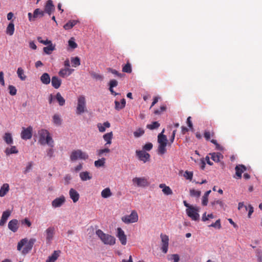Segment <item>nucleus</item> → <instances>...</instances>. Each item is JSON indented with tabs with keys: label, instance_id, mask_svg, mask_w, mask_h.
<instances>
[{
	"label": "nucleus",
	"instance_id": "obj_1",
	"mask_svg": "<svg viewBox=\"0 0 262 262\" xmlns=\"http://www.w3.org/2000/svg\"><path fill=\"white\" fill-rule=\"evenodd\" d=\"M35 242V238H30L28 241L27 238H24L18 243L17 250L18 251L21 250L22 254L25 255L31 250Z\"/></svg>",
	"mask_w": 262,
	"mask_h": 262
},
{
	"label": "nucleus",
	"instance_id": "obj_2",
	"mask_svg": "<svg viewBox=\"0 0 262 262\" xmlns=\"http://www.w3.org/2000/svg\"><path fill=\"white\" fill-rule=\"evenodd\" d=\"M38 142L41 145L48 144L51 147H54V141L47 130L41 129L38 131Z\"/></svg>",
	"mask_w": 262,
	"mask_h": 262
},
{
	"label": "nucleus",
	"instance_id": "obj_3",
	"mask_svg": "<svg viewBox=\"0 0 262 262\" xmlns=\"http://www.w3.org/2000/svg\"><path fill=\"white\" fill-rule=\"evenodd\" d=\"M96 235L105 245H114L116 243L115 238L108 234L104 233L101 230L98 229L96 231Z\"/></svg>",
	"mask_w": 262,
	"mask_h": 262
},
{
	"label": "nucleus",
	"instance_id": "obj_4",
	"mask_svg": "<svg viewBox=\"0 0 262 262\" xmlns=\"http://www.w3.org/2000/svg\"><path fill=\"white\" fill-rule=\"evenodd\" d=\"M158 143L159 144L158 154L160 155H164L166 152V147L168 143L166 136L159 134L158 135Z\"/></svg>",
	"mask_w": 262,
	"mask_h": 262
},
{
	"label": "nucleus",
	"instance_id": "obj_5",
	"mask_svg": "<svg viewBox=\"0 0 262 262\" xmlns=\"http://www.w3.org/2000/svg\"><path fill=\"white\" fill-rule=\"evenodd\" d=\"M70 158L72 161H76L78 160H85L89 158V155L80 149H76L72 151Z\"/></svg>",
	"mask_w": 262,
	"mask_h": 262
},
{
	"label": "nucleus",
	"instance_id": "obj_6",
	"mask_svg": "<svg viewBox=\"0 0 262 262\" xmlns=\"http://www.w3.org/2000/svg\"><path fill=\"white\" fill-rule=\"evenodd\" d=\"M86 111V100L84 96H80L78 99L77 106L76 107V114L80 115Z\"/></svg>",
	"mask_w": 262,
	"mask_h": 262
},
{
	"label": "nucleus",
	"instance_id": "obj_7",
	"mask_svg": "<svg viewBox=\"0 0 262 262\" xmlns=\"http://www.w3.org/2000/svg\"><path fill=\"white\" fill-rule=\"evenodd\" d=\"M199 212V208L194 206L187 208L186 210L187 215L193 221H197L199 219L200 215Z\"/></svg>",
	"mask_w": 262,
	"mask_h": 262
},
{
	"label": "nucleus",
	"instance_id": "obj_8",
	"mask_svg": "<svg viewBox=\"0 0 262 262\" xmlns=\"http://www.w3.org/2000/svg\"><path fill=\"white\" fill-rule=\"evenodd\" d=\"M138 215L135 210H133L129 215L122 217V221L125 224L134 223L138 221Z\"/></svg>",
	"mask_w": 262,
	"mask_h": 262
},
{
	"label": "nucleus",
	"instance_id": "obj_9",
	"mask_svg": "<svg viewBox=\"0 0 262 262\" xmlns=\"http://www.w3.org/2000/svg\"><path fill=\"white\" fill-rule=\"evenodd\" d=\"M55 232V229L53 226L48 227L44 232V235L46 238V243L50 244L53 239L54 236Z\"/></svg>",
	"mask_w": 262,
	"mask_h": 262
},
{
	"label": "nucleus",
	"instance_id": "obj_10",
	"mask_svg": "<svg viewBox=\"0 0 262 262\" xmlns=\"http://www.w3.org/2000/svg\"><path fill=\"white\" fill-rule=\"evenodd\" d=\"M132 182L134 186L138 187H145L148 185L147 180L145 177H135Z\"/></svg>",
	"mask_w": 262,
	"mask_h": 262
},
{
	"label": "nucleus",
	"instance_id": "obj_11",
	"mask_svg": "<svg viewBox=\"0 0 262 262\" xmlns=\"http://www.w3.org/2000/svg\"><path fill=\"white\" fill-rule=\"evenodd\" d=\"M32 130L33 128L31 126L27 128L23 127L20 134L21 138L25 140L31 139L32 136Z\"/></svg>",
	"mask_w": 262,
	"mask_h": 262
},
{
	"label": "nucleus",
	"instance_id": "obj_12",
	"mask_svg": "<svg viewBox=\"0 0 262 262\" xmlns=\"http://www.w3.org/2000/svg\"><path fill=\"white\" fill-rule=\"evenodd\" d=\"M160 237L162 241L161 250L164 253H166L168 251L169 245V237L167 235L161 234Z\"/></svg>",
	"mask_w": 262,
	"mask_h": 262
},
{
	"label": "nucleus",
	"instance_id": "obj_13",
	"mask_svg": "<svg viewBox=\"0 0 262 262\" xmlns=\"http://www.w3.org/2000/svg\"><path fill=\"white\" fill-rule=\"evenodd\" d=\"M116 236L118 238L122 245H125L126 244V236L125 234L124 231L121 228H117Z\"/></svg>",
	"mask_w": 262,
	"mask_h": 262
},
{
	"label": "nucleus",
	"instance_id": "obj_14",
	"mask_svg": "<svg viewBox=\"0 0 262 262\" xmlns=\"http://www.w3.org/2000/svg\"><path fill=\"white\" fill-rule=\"evenodd\" d=\"M136 153L138 159L144 163H146L149 159L150 155L148 153L146 152L145 151L137 150H136Z\"/></svg>",
	"mask_w": 262,
	"mask_h": 262
},
{
	"label": "nucleus",
	"instance_id": "obj_15",
	"mask_svg": "<svg viewBox=\"0 0 262 262\" xmlns=\"http://www.w3.org/2000/svg\"><path fill=\"white\" fill-rule=\"evenodd\" d=\"M66 199L63 195L57 198L52 202V206L53 208H58L61 207L65 202Z\"/></svg>",
	"mask_w": 262,
	"mask_h": 262
},
{
	"label": "nucleus",
	"instance_id": "obj_16",
	"mask_svg": "<svg viewBox=\"0 0 262 262\" xmlns=\"http://www.w3.org/2000/svg\"><path fill=\"white\" fill-rule=\"evenodd\" d=\"M8 228L13 232L17 231L18 228V221L16 219L11 220L8 225Z\"/></svg>",
	"mask_w": 262,
	"mask_h": 262
},
{
	"label": "nucleus",
	"instance_id": "obj_17",
	"mask_svg": "<svg viewBox=\"0 0 262 262\" xmlns=\"http://www.w3.org/2000/svg\"><path fill=\"white\" fill-rule=\"evenodd\" d=\"M69 195L70 198L72 200L73 202H77L79 199V194L78 192L74 189L71 188L69 190Z\"/></svg>",
	"mask_w": 262,
	"mask_h": 262
},
{
	"label": "nucleus",
	"instance_id": "obj_18",
	"mask_svg": "<svg viewBox=\"0 0 262 262\" xmlns=\"http://www.w3.org/2000/svg\"><path fill=\"white\" fill-rule=\"evenodd\" d=\"M11 215V211L10 210H6L3 212L1 219L0 220V226H3L6 223L10 215Z\"/></svg>",
	"mask_w": 262,
	"mask_h": 262
},
{
	"label": "nucleus",
	"instance_id": "obj_19",
	"mask_svg": "<svg viewBox=\"0 0 262 262\" xmlns=\"http://www.w3.org/2000/svg\"><path fill=\"white\" fill-rule=\"evenodd\" d=\"M73 71L74 69L64 68L59 71L58 74L62 77H66L70 75Z\"/></svg>",
	"mask_w": 262,
	"mask_h": 262
},
{
	"label": "nucleus",
	"instance_id": "obj_20",
	"mask_svg": "<svg viewBox=\"0 0 262 262\" xmlns=\"http://www.w3.org/2000/svg\"><path fill=\"white\" fill-rule=\"evenodd\" d=\"M235 169L236 175L238 179L241 178L242 173L246 170V168L244 165H236Z\"/></svg>",
	"mask_w": 262,
	"mask_h": 262
},
{
	"label": "nucleus",
	"instance_id": "obj_21",
	"mask_svg": "<svg viewBox=\"0 0 262 262\" xmlns=\"http://www.w3.org/2000/svg\"><path fill=\"white\" fill-rule=\"evenodd\" d=\"M54 10V6L51 0L47 1L45 6V12L49 15H51L52 12Z\"/></svg>",
	"mask_w": 262,
	"mask_h": 262
},
{
	"label": "nucleus",
	"instance_id": "obj_22",
	"mask_svg": "<svg viewBox=\"0 0 262 262\" xmlns=\"http://www.w3.org/2000/svg\"><path fill=\"white\" fill-rule=\"evenodd\" d=\"M79 177L82 181L90 180L92 178L90 173L87 171L81 172L79 173Z\"/></svg>",
	"mask_w": 262,
	"mask_h": 262
},
{
	"label": "nucleus",
	"instance_id": "obj_23",
	"mask_svg": "<svg viewBox=\"0 0 262 262\" xmlns=\"http://www.w3.org/2000/svg\"><path fill=\"white\" fill-rule=\"evenodd\" d=\"M52 85L56 89H58L61 83V80L56 76H53L51 79Z\"/></svg>",
	"mask_w": 262,
	"mask_h": 262
},
{
	"label": "nucleus",
	"instance_id": "obj_24",
	"mask_svg": "<svg viewBox=\"0 0 262 262\" xmlns=\"http://www.w3.org/2000/svg\"><path fill=\"white\" fill-rule=\"evenodd\" d=\"M159 187L162 189V192L165 195H170L172 194V191L171 188L166 186L165 184H160L159 185Z\"/></svg>",
	"mask_w": 262,
	"mask_h": 262
},
{
	"label": "nucleus",
	"instance_id": "obj_25",
	"mask_svg": "<svg viewBox=\"0 0 262 262\" xmlns=\"http://www.w3.org/2000/svg\"><path fill=\"white\" fill-rule=\"evenodd\" d=\"M3 139L8 145H11L13 143V140L11 133H6L3 136Z\"/></svg>",
	"mask_w": 262,
	"mask_h": 262
},
{
	"label": "nucleus",
	"instance_id": "obj_26",
	"mask_svg": "<svg viewBox=\"0 0 262 262\" xmlns=\"http://www.w3.org/2000/svg\"><path fill=\"white\" fill-rule=\"evenodd\" d=\"M59 251H54L52 255L48 258L46 262H55L59 256Z\"/></svg>",
	"mask_w": 262,
	"mask_h": 262
},
{
	"label": "nucleus",
	"instance_id": "obj_27",
	"mask_svg": "<svg viewBox=\"0 0 262 262\" xmlns=\"http://www.w3.org/2000/svg\"><path fill=\"white\" fill-rule=\"evenodd\" d=\"M9 190V185L7 183L4 184L0 188V197L4 196Z\"/></svg>",
	"mask_w": 262,
	"mask_h": 262
},
{
	"label": "nucleus",
	"instance_id": "obj_28",
	"mask_svg": "<svg viewBox=\"0 0 262 262\" xmlns=\"http://www.w3.org/2000/svg\"><path fill=\"white\" fill-rule=\"evenodd\" d=\"M40 81L44 84H48L51 82V79L49 74L43 73L40 77Z\"/></svg>",
	"mask_w": 262,
	"mask_h": 262
},
{
	"label": "nucleus",
	"instance_id": "obj_29",
	"mask_svg": "<svg viewBox=\"0 0 262 262\" xmlns=\"http://www.w3.org/2000/svg\"><path fill=\"white\" fill-rule=\"evenodd\" d=\"M211 205L213 206H214L215 209L219 210L220 209L224 208V203L222 201L220 200L214 201L213 202H211Z\"/></svg>",
	"mask_w": 262,
	"mask_h": 262
},
{
	"label": "nucleus",
	"instance_id": "obj_30",
	"mask_svg": "<svg viewBox=\"0 0 262 262\" xmlns=\"http://www.w3.org/2000/svg\"><path fill=\"white\" fill-rule=\"evenodd\" d=\"M113 135V133L111 132L110 133H107L103 136V139L106 142L105 145H106L107 144L110 145L112 143Z\"/></svg>",
	"mask_w": 262,
	"mask_h": 262
},
{
	"label": "nucleus",
	"instance_id": "obj_31",
	"mask_svg": "<svg viewBox=\"0 0 262 262\" xmlns=\"http://www.w3.org/2000/svg\"><path fill=\"white\" fill-rule=\"evenodd\" d=\"M78 22V21L77 20H70L63 26V28L65 30L71 29L76 25Z\"/></svg>",
	"mask_w": 262,
	"mask_h": 262
},
{
	"label": "nucleus",
	"instance_id": "obj_32",
	"mask_svg": "<svg viewBox=\"0 0 262 262\" xmlns=\"http://www.w3.org/2000/svg\"><path fill=\"white\" fill-rule=\"evenodd\" d=\"M97 127L98 128L99 131L100 132L103 133L105 131L106 128H108L110 127V123L106 121L103 124L98 123L97 124Z\"/></svg>",
	"mask_w": 262,
	"mask_h": 262
},
{
	"label": "nucleus",
	"instance_id": "obj_33",
	"mask_svg": "<svg viewBox=\"0 0 262 262\" xmlns=\"http://www.w3.org/2000/svg\"><path fill=\"white\" fill-rule=\"evenodd\" d=\"M5 152L7 155H9L13 154H17L18 152L16 146H11V147H7L5 150Z\"/></svg>",
	"mask_w": 262,
	"mask_h": 262
},
{
	"label": "nucleus",
	"instance_id": "obj_34",
	"mask_svg": "<svg viewBox=\"0 0 262 262\" xmlns=\"http://www.w3.org/2000/svg\"><path fill=\"white\" fill-rule=\"evenodd\" d=\"M16 72H17L18 77L21 80L24 81L26 80L27 77L25 75L24 70V69H23L22 68H21V67L18 68L17 69Z\"/></svg>",
	"mask_w": 262,
	"mask_h": 262
},
{
	"label": "nucleus",
	"instance_id": "obj_35",
	"mask_svg": "<svg viewBox=\"0 0 262 262\" xmlns=\"http://www.w3.org/2000/svg\"><path fill=\"white\" fill-rule=\"evenodd\" d=\"M55 49V46L53 45V43H51L48 46L43 48V52L47 54H51L52 52L54 51Z\"/></svg>",
	"mask_w": 262,
	"mask_h": 262
},
{
	"label": "nucleus",
	"instance_id": "obj_36",
	"mask_svg": "<svg viewBox=\"0 0 262 262\" xmlns=\"http://www.w3.org/2000/svg\"><path fill=\"white\" fill-rule=\"evenodd\" d=\"M211 159L215 162H219L220 160V158H223L222 155L220 152H213L210 154Z\"/></svg>",
	"mask_w": 262,
	"mask_h": 262
},
{
	"label": "nucleus",
	"instance_id": "obj_37",
	"mask_svg": "<svg viewBox=\"0 0 262 262\" xmlns=\"http://www.w3.org/2000/svg\"><path fill=\"white\" fill-rule=\"evenodd\" d=\"M55 99L60 106H63L65 104V99L63 98L60 93H57L55 96Z\"/></svg>",
	"mask_w": 262,
	"mask_h": 262
},
{
	"label": "nucleus",
	"instance_id": "obj_38",
	"mask_svg": "<svg viewBox=\"0 0 262 262\" xmlns=\"http://www.w3.org/2000/svg\"><path fill=\"white\" fill-rule=\"evenodd\" d=\"M101 196L103 198H108L112 195L109 188H106L101 191Z\"/></svg>",
	"mask_w": 262,
	"mask_h": 262
},
{
	"label": "nucleus",
	"instance_id": "obj_39",
	"mask_svg": "<svg viewBox=\"0 0 262 262\" xmlns=\"http://www.w3.org/2000/svg\"><path fill=\"white\" fill-rule=\"evenodd\" d=\"M14 32V25L13 23H10L7 26L6 33L7 34L12 35Z\"/></svg>",
	"mask_w": 262,
	"mask_h": 262
},
{
	"label": "nucleus",
	"instance_id": "obj_40",
	"mask_svg": "<svg viewBox=\"0 0 262 262\" xmlns=\"http://www.w3.org/2000/svg\"><path fill=\"white\" fill-rule=\"evenodd\" d=\"M210 192V190H208L205 193V194L203 196L202 204L203 206H206L207 205L208 200V198Z\"/></svg>",
	"mask_w": 262,
	"mask_h": 262
},
{
	"label": "nucleus",
	"instance_id": "obj_41",
	"mask_svg": "<svg viewBox=\"0 0 262 262\" xmlns=\"http://www.w3.org/2000/svg\"><path fill=\"white\" fill-rule=\"evenodd\" d=\"M45 14V12L40 10L39 9H36L34 11L33 13V18H38V17H42Z\"/></svg>",
	"mask_w": 262,
	"mask_h": 262
},
{
	"label": "nucleus",
	"instance_id": "obj_42",
	"mask_svg": "<svg viewBox=\"0 0 262 262\" xmlns=\"http://www.w3.org/2000/svg\"><path fill=\"white\" fill-rule=\"evenodd\" d=\"M105 159L104 158H102L101 159H99L98 160H96L94 162V165L95 167L99 168L100 167H103L105 164Z\"/></svg>",
	"mask_w": 262,
	"mask_h": 262
},
{
	"label": "nucleus",
	"instance_id": "obj_43",
	"mask_svg": "<svg viewBox=\"0 0 262 262\" xmlns=\"http://www.w3.org/2000/svg\"><path fill=\"white\" fill-rule=\"evenodd\" d=\"M160 123L157 121H154L152 122L150 124H147L146 125L147 128L150 129V130H154L155 129L158 128L160 126Z\"/></svg>",
	"mask_w": 262,
	"mask_h": 262
},
{
	"label": "nucleus",
	"instance_id": "obj_44",
	"mask_svg": "<svg viewBox=\"0 0 262 262\" xmlns=\"http://www.w3.org/2000/svg\"><path fill=\"white\" fill-rule=\"evenodd\" d=\"M145 133L144 129L139 128L134 132V136L135 138H139L143 136Z\"/></svg>",
	"mask_w": 262,
	"mask_h": 262
},
{
	"label": "nucleus",
	"instance_id": "obj_45",
	"mask_svg": "<svg viewBox=\"0 0 262 262\" xmlns=\"http://www.w3.org/2000/svg\"><path fill=\"white\" fill-rule=\"evenodd\" d=\"M167 259L168 260H172L173 262H179L180 260V257L178 254H174L168 255L167 256Z\"/></svg>",
	"mask_w": 262,
	"mask_h": 262
},
{
	"label": "nucleus",
	"instance_id": "obj_46",
	"mask_svg": "<svg viewBox=\"0 0 262 262\" xmlns=\"http://www.w3.org/2000/svg\"><path fill=\"white\" fill-rule=\"evenodd\" d=\"M53 121L54 124L60 125L61 124V119L58 114H55L53 117Z\"/></svg>",
	"mask_w": 262,
	"mask_h": 262
},
{
	"label": "nucleus",
	"instance_id": "obj_47",
	"mask_svg": "<svg viewBox=\"0 0 262 262\" xmlns=\"http://www.w3.org/2000/svg\"><path fill=\"white\" fill-rule=\"evenodd\" d=\"M122 71L127 73H130L132 71L130 63L127 62L122 68Z\"/></svg>",
	"mask_w": 262,
	"mask_h": 262
},
{
	"label": "nucleus",
	"instance_id": "obj_48",
	"mask_svg": "<svg viewBox=\"0 0 262 262\" xmlns=\"http://www.w3.org/2000/svg\"><path fill=\"white\" fill-rule=\"evenodd\" d=\"M91 75L92 78L96 79V80H100L102 81L103 80V76L100 74H99L98 73H96L95 72H92L91 73Z\"/></svg>",
	"mask_w": 262,
	"mask_h": 262
},
{
	"label": "nucleus",
	"instance_id": "obj_49",
	"mask_svg": "<svg viewBox=\"0 0 262 262\" xmlns=\"http://www.w3.org/2000/svg\"><path fill=\"white\" fill-rule=\"evenodd\" d=\"M71 62L73 67H77L80 64V58L78 57L72 58Z\"/></svg>",
	"mask_w": 262,
	"mask_h": 262
},
{
	"label": "nucleus",
	"instance_id": "obj_50",
	"mask_svg": "<svg viewBox=\"0 0 262 262\" xmlns=\"http://www.w3.org/2000/svg\"><path fill=\"white\" fill-rule=\"evenodd\" d=\"M69 46L72 49H74L77 47V43L74 41V38L71 37L68 41Z\"/></svg>",
	"mask_w": 262,
	"mask_h": 262
},
{
	"label": "nucleus",
	"instance_id": "obj_51",
	"mask_svg": "<svg viewBox=\"0 0 262 262\" xmlns=\"http://www.w3.org/2000/svg\"><path fill=\"white\" fill-rule=\"evenodd\" d=\"M201 192L199 190H195L194 189L190 190V194L192 196L199 198L201 195Z\"/></svg>",
	"mask_w": 262,
	"mask_h": 262
},
{
	"label": "nucleus",
	"instance_id": "obj_52",
	"mask_svg": "<svg viewBox=\"0 0 262 262\" xmlns=\"http://www.w3.org/2000/svg\"><path fill=\"white\" fill-rule=\"evenodd\" d=\"M37 40L41 43L43 44L44 45H49L52 43V41L51 40H49L48 39L43 40L41 37H37Z\"/></svg>",
	"mask_w": 262,
	"mask_h": 262
},
{
	"label": "nucleus",
	"instance_id": "obj_53",
	"mask_svg": "<svg viewBox=\"0 0 262 262\" xmlns=\"http://www.w3.org/2000/svg\"><path fill=\"white\" fill-rule=\"evenodd\" d=\"M183 176L187 180H191L193 177V172L191 171H186Z\"/></svg>",
	"mask_w": 262,
	"mask_h": 262
},
{
	"label": "nucleus",
	"instance_id": "obj_54",
	"mask_svg": "<svg viewBox=\"0 0 262 262\" xmlns=\"http://www.w3.org/2000/svg\"><path fill=\"white\" fill-rule=\"evenodd\" d=\"M8 89L9 90V93L11 95L14 96L16 95L17 90L15 86L13 85H9Z\"/></svg>",
	"mask_w": 262,
	"mask_h": 262
},
{
	"label": "nucleus",
	"instance_id": "obj_55",
	"mask_svg": "<svg viewBox=\"0 0 262 262\" xmlns=\"http://www.w3.org/2000/svg\"><path fill=\"white\" fill-rule=\"evenodd\" d=\"M110 151V149L108 148L98 150L97 151V154L99 156H102L105 153H108Z\"/></svg>",
	"mask_w": 262,
	"mask_h": 262
},
{
	"label": "nucleus",
	"instance_id": "obj_56",
	"mask_svg": "<svg viewBox=\"0 0 262 262\" xmlns=\"http://www.w3.org/2000/svg\"><path fill=\"white\" fill-rule=\"evenodd\" d=\"M209 227H212L217 229H220L221 227L220 220H217L215 223L210 225Z\"/></svg>",
	"mask_w": 262,
	"mask_h": 262
},
{
	"label": "nucleus",
	"instance_id": "obj_57",
	"mask_svg": "<svg viewBox=\"0 0 262 262\" xmlns=\"http://www.w3.org/2000/svg\"><path fill=\"white\" fill-rule=\"evenodd\" d=\"M152 146L151 143H147L144 145L143 148L145 150L149 151L152 149Z\"/></svg>",
	"mask_w": 262,
	"mask_h": 262
},
{
	"label": "nucleus",
	"instance_id": "obj_58",
	"mask_svg": "<svg viewBox=\"0 0 262 262\" xmlns=\"http://www.w3.org/2000/svg\"><path fill=\"white\" fill-rule=\"evenodd\" d=\"M72 179L71 176L69 174H66L64 177V180L65 184H69L70 183V181Z\"/></svg>",
	"mask_w": 262,
	"mask_h": 262
},
{
	"label": "nucleus",
	"instance_id": "obj_59",
	"mask_svg": "<svg viewBox=\"0 0 262 262\" xmlns=\"http://www.w3.org/2000/svg\"><path fill=\"white\" fill-rule=\"evenodd\" d=\"M52 147H51V148H49L48 149V150H47V156L48 157H49L50 158L53 157L54 156V149L52 148Z\"/></svg>",
	"mask_w": 262,
	"mask_h": 262
},
{
	"label": "nucleus",
	"instance_id": "obj_60",
	"mask_svg": "<svg viewBox=\"0 0 262 262\" xmlns=\"http://www.w3.org/2000/svg\"><path fill=\"white\" fill-rule=\"evenodd\" d=\"M248 210L247 211H248V216L249 218H250L251 217V214H252V213L253 212V211H254V209H253V207L251 205H249L248 206Z\"/></svg>",
	"mask_w": 262,
	"mask_h": 262
},
{
	"label": "nucleus",
	"instance_id": "obj_61",
	"mask_svg": "<svg viewBox=\"0 0 262 262\" xmlns=\"http://www.w3.org/2000/svg\"><path fill=\"white\" fill-rule=\"evenodd\" d=\"M115 108L117 111H120L121 109L123 108L122 106H121V103H120L119 101L116 100L115 101Z\"/></svg>",
	"mask_w": 262,
	"mask_h": 262
},
{
	"label": "nucleus",
	"instance_id": "obj_62",
	"mask_svg": "<svg viewBox=\"0 0 262 262\" xmlns=\"http://www.w3.org/2000/svg\"><path fill=\"white\" fill-rule=\"evenodd\" d=\"M118 85V81L115 79H113L110 80L109 83V86L111 88H114L117 86Z\"/></svg>",
	"mask_w": 262,
	"mask_h": 262
},
{
	"label": "nucleus",
	"instance_id": "obj_63",
	"mask_svg": "<svg viewBox=\"0 0 262 262\" xmlns=\"http://www.w3.org/2000/svg\"><path fill=\"white\" fill-rule=\"evenodd\" d=\"M166 110V106H161L159 110H157L155 111V114H160L162 112H164Z\"/></svg>",
	"mask_w": 262,
	"mask_h": 262
},
{
	"label": "nucleus",
	"instance_id": "obj_64",
	"mask_svg": "<svg viewBox=\"0 0 262 262\" xmlns=\"http://www.w3.org/2000/svg\"><path fill=\"white\" fill-rule=\"evenodd\" d=\"M256 256L258 262H262V252L260 250L257 251Z\"/></svg>",
	"mask_w": 262,
	"mask_h": 262
}]
</instances>
